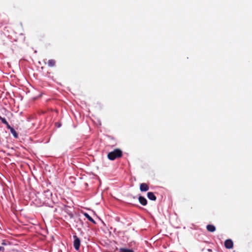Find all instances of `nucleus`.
I'll return each instance as SVG.
<instances>
[{"label":"nucleus","mask_w":252,"mask_h":252,"mask_svg":"<svg viewBox=\"0 0 252 252\" xmlns=\"http://www.w3.org/2000/svg\"><path fill=\"white\" fill-rule=\"evenodd\" d=\"M122 155V151L119 149H116L109 152L107 155V157L110 160H113L116 158H121Z\"/></svg>","instance_id":"f257e3e1"},{"label":"nucleus","mask_w":252,"mask_h":252,"mask_svg":"<svg viewBox=\"0 0 252 252\" xmlns=\"http://www.w3.org/2000/svg\"><path fill=\"white\" fill-rule=\"evenodd\" d=\"M224 246L227 249H231L233 248V242L231 239H227L224 242Z\"/></svg>","instance_id":"f03ea898"},{"label":"nucleus","mask_w":252,"mask_h":252,"mask_svg":"<svg viewBox=\"0 0 252 252\" xmlns=\"http://www.w3.org/2000/svg\"><path fill=\"white\" fill-rule=\"evenodd\" d=\"M149 186L146 183H141L140 185V190L141 191H147L149 190Z\"/></svg>","instance_id":"7ed1b4c3"},{"label":"nucleus","mask_w":252,"mask_h":252,"mask_svg":"<svg viewBox=\"0 0 252 252\" xmlns=\"http://www.w3.org/2000/svg\"><path fill=\"white\" fill-rule=\"evenodd\" d=\"M138 200L140 203L143 206H145L147 204V199L143 196H139L138 197Z\"/></svg>","instance_id":"20e7f679"},{"label":"nucleus","mask_w":252,"mask_h":252,"mask_svg":"<svg viewBox=\"0 0 252 252\" xmlns=\"http://www.w3.org/2000/svg\"><path fill=\"white\" fill-rule=\"evenodd\" d=\"M74 239V247L76 250H79V239L76 235L73 236Z\"/></svg>","instance_id":"39448f33"},{"label":"nucleus","mask_w":252,"mask_h":252,"mask_svg":"<svg viewBox=\"0 0 252 252\" xmlns=\"http://www.w3.org/2000/svg\"><path fill=\"white\" fill-rule=\"evenodd\" d=\"M207 230L210 232H214L216 231V227L212 224H208L206 226Z\"/></svg>","instance_id":"423d86ee"},{"label":"nucleus","mask_w":252,"mask_h":252,"mask_svg":"<svg viewBox=\"0 0 252 252\" xmlns=\"http://www.w3.org/2000/svg\"><path fill=\"white\" fill-rule=\"evenodd\" d=\"M147 197L149 199L153 200V201H155L157 199L156 196L154 195V194L152 192H148Z\"/></svg>","instance_id":"0eeeda50"},{"label":"nucleus","mask_w":252,"mask_h":252,"mask_svg":"<svg viewBox=\"0 0 252 252\" xmlns=\"http://www.w3.org/2000/svg\"><path fill=\"white\" fill-rule=\"evenodd\" d=\"M80 213H82L90 221L95 223L94 220L87 213H84L83 211L80 210Z\"/></svg>","instance_id":"6e6552de"},{"label":"nucleus","mask_w":252,"mask_h":252,"mask_svg":"<svg viewBox=\"0 0 252 252\" xmlns=\"http://www.w3.org/2000/svg\"><path fill=\"white\" fill-rule=\"evenodd\" d=\"M120 252H134V251L131 249H125V248H120L119 249Z\"/></svg>","instance_id":"1a4fd4ad"},{"label":"nucleus","mask_w":252,"mask_h":252,"mask_svg":"<svg viewBox=\"0 0 252 252\" xmlns=\"http://www.w3.org/2000/svg\"><path fill=\"white\" fill-rule=\"evenodd\" d=\"M48 64L49 66H54L55 64V61L53 60H50L48 62Z\"/></svg>","instance_id":"9d476101"},{"label":"nucleus","mask_w":252,"mask_h":252,"mask_svg":"<svg viewBox=\"0 0 252 252\" xmlns=\"http://www.w3.org/2000/svg\"><path fill=\"white\" fill-rule=\"evenodd\" d=\"M10 130L11 133L13 134V135L15 137H18V134L16 133V131L13 128H10Z\"/></svg>","instance_id":"9b49d317"},{"label":"nucleus","mask_w":252,"mask_h":252,"mask_svg":"<svg viewBox=\"0 0 252 252\" xmlns=\"http://www.w3.org/2000/svg\"><path fill=\"white\" fill-rule=\"evenodd\" d=\"M4 249L3 247H0V251H2V252H4Z\"/></svg>","instance_id":"f8f14e48"},{"label":"nucleus","mask_w":252,"mask_h":252,"mask_svg":"<svg viewBox=\"0 0 252 252\" xmlns=\"http://www.w3.org/2000/svg\"><path fill=\"white\" fill-rule=\"evenodd\" d=\"M2 122H3V123H4V124H7V123L5 119H3V120H2Z\"/></svg>","instance_id":"ddd939ff"},{"label":"nucleus","mask_w":252,"mask_h":252,"mask_svg":"<svg viewBox=\"0 0 252 252\" xmlns=\"http://www.w3.org/2000/svg\"><path fill=\"white\" fill-rule=\"evenodd\" d=\"M7 125V127L10 129V128H12V127H11L8 124H6Z\"/></svg>","instance_id":"4468645a"},{"label":"nucleus","mask_w":252,"mask_h":252,"mask_svg":"<svg viewBox=\"0 0 252 252\" xmlns=\"http://www.w3.org/2000/svg\"><path fill=\"white\" fill-rule=\"evenodd\" d=\"M2 245H6V244H5L4 242H3V243H2Z\"/></svg>","instance_id":"2eb2a0df"},{"label":"nucleus","mask_w":252,"mask_h":252,"mask_svg":"<svg viewBox=\"0 0 252 252\" xmlns=\"http://www.w3.org/2000/svg\"><path fill=\"white\" fill-rule=\"evenodd\" d=\"M60 126H61V125H60V124H58V126H58V127H60Z\"/></svg>","instance_id":"dca6fc26"},{"label":"nucleus","mask_w":252,"mask_h":252,"mask_svg":"<svg viewBox=\"0 0 252 252\" xmlns=\"http://www.w3.org/2000/svg\"><path fill=\"white\" fill-rule=\"evenodd\" d=\"M133 198L134 199H135V198H136V197H133Z\"/></svg>","instance_id":"f3484780"}]
</instances>
